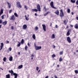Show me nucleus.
<instances>
[{"label":"nucleus","mask_w":78,"mask_h":78,"mask_svg":"<svg viewBox=\"0 0 78 78\" xmlns=\"http://www.w3.org/2000/svg\"><path fill=\"white\" fill-rule=\"evenodd\" d=\"M9 73H11L12 76L13 75L15 76L14 78H17L18 76L19 75V74H17L15 73H14V71H12V69H11V70H9Z\"/></svg>","instance_id":"f257e3e1"},{"label":"nucleus","mask_w":78,"mask_h":78,"mask_svg":"<svg viewBox=\"0 0 78 78\" xmlns=\"http://www.w3.org/2000/svg\"><path fill=\"white\" fill-rule=\"evenodd\" d=\"M43 9L45 11H47V9H46V6H45L44 7Z\"/></svg>","instance_id":"a878e982"},{"label":"nucleus","mask_w":78,"mask_h":78,"mask_svg":"<svg viewBox=\"0 0 78 78\" xmlns=\"http://www.w3.org/2000/svg\"><path fill=\"white\" fill-rule=\"evenodd\" d=\"M31 59L33 60V57H32L31 58Z\"/></svg>","instance_id":"338daca9"},{"label":"nucleus","mask_w":78,"mask_h":78,"mask_svg":"<svg viewBox=\"0 0 78 78\" xmlns=\"http://www.w3.org/2000/svg\"><path fill=\"white\" fill-rule=\"evenodd\" d=\"M50 5L52 8H53V9H57L56 7L54 6V3H53V2H51L50 3Z\"/></svg>","instance_id":"39448f33"},{"label":"nucleus","mask_w":78,"mask_h":78,"mask_svg":"<svg viewBox=\"0 0 78 78\" xmlns=\"http://www.w3.org/2000/svg\"><path fill=\"white\" fill-rule=\"evenodd\" d=\"M27 45H28V46H29V47H30V44L29 43H28L27 44Z\"/></svg>","instance_id":"6e6d98bb"},{"label":"nucleus","mask_w":78,"mask_h":78,"mask_svg":"<svg viewBox=\"0 0 78 78\" xmlns=\"http://www.w3.org/2000/svg\"><path fill=\"white\" fill-rule=\"evenodd\" d=\"M54 77L55 78H58V77H57V76H56V75H55L54 76Z\"/></svg>","instance_id":"5fc2aeb1"},{"label":"nucleus","mask_w":78,"mask_h":78,"mask_svg":"<svg viewBox=\"0 0 78 78\" xmlns=\"http://www.w3.org/2000/svg\"><path fill=\"white\" fill-rule=\"evenodd\" d=\"M21 44H20V43H19V44H18V47H20Z\"/></svg>","instance_id":"79ce46f5"},{"label":"nucleus","mask_w":78,"mask_h":78,"mask_svg":"<svg viewBox=\"0 0 78 78\" xmlns=\"http://www.w3.org/2000/svg\"><path fill=\"white\" fill-rule=\"evenodd\" d=\"M71 14H72V15H73V14H74L73 12H72L71 13Z\"/></svg>","instance_id":"052dcab7"},{"label":"nucleus","mask_w":78,"mask_h":78,"mask_svg":"<svg viewBox=\"0 0 78 78\" xmlns=\"http://www.w3.org/2000/svg\"><path fill=\"white\" fill-rule=\"evenodd\" d=\"M2 23V20H0V23Z\"/></svg>","instance_id":"8fccbe9b"},{"label":"nucleus","mask_w":78,"mask_h":78,"mask_svg":"<svg viewBox=\"0 0 78 78\" xmlns=\"http://www.w3.org/2000/svg\"><path fill=\"white\" fill-rule=\"evenodd\" d=\"M3 13V9H1L0 12V16H1V15H2Z\"/></svg>","instance_id":"2eb2a0df"},{"label":"nucleus","mask_w":78,"mask_h":78,"mask_svg":"<svg viewBox=\"0 0 78 78\" xmlns=\"http://www.w3.org/2000/svg\"><path fill=\"white\" fill-rule=\"evenodd\" d=\"M21 44H23L24 43V40L22 39L21 41Z\"/></svg>","instance_id":"7c9ffc66"},{"label":"nucleus","mask_w":78,"mask_h":78,"mask_svg":"<svg viewBox=\"0 0 78 78\" xmlns=\"http://www.w3.org/2000/svg\"><path fill=\"white\" fill-rule=\"evenodd\" d=\"M7 4L8 5H9V8H11V4H9V2H7Z\"/></svg>","instance_id":"393cba45"},{"label":"nucleus","mask_w":78,"mask_h":78,"mask_svg":"<svg viewBox=\"0 0 78 78\" xmlns=\"http://www.w3.org/2000/svg\"><path fill=\"white\" fill-rule=\"evenodd\" d=\"M2 25H0V28H2Z\"/></svg>","instance_id":"0e129e2a"},{"label":"nucleus","mask_w":78,"mask_h":78,"mask_svg":"<svg viewBox=\"0 0 78 78\" xmlns=\"http://www.w3.org/2000/svg\"><path fill=\"white\" fill-rule=\"evenodd\" d=\"M39 70V67H36V70L38 71V70Z\"/></svg>","instance_id":"49530a36"},{"label":"nucleus","mask_w":78,"mask_h":78,"mask_svg":"<svg viewBox=\"0 0 78 78\" xmlns=\"http://www.w3.org/2000/svg\"><path fill=\"white\" fill-rule=\"evenodd\" d=\"M74 71H75V73H76V74H77L78 73V70H75Z\"/></svg>","instance_id":"f704fd0d"},{"label":"nucleus","mask_w":78,"mask_h":78,"mask_svg":"<svg viewBox=\"0 0 78 78\" xmlns=\"http://www.w3.org/2000/svg\"><path fill=\"white\" fill-rule=\"evenodd\" d=\"M12 56H10L9 57V60L10 61H12Z\"/></svg>","instance_id":"dca6fc26"},{"label":"nucleus","mask_w":78,"mask_h":78,"mask_svg":"<svg viewBox=\"0 0 78 78\" xmlns=\"http://www.w3.org/2000/svg\"><path fill=\"white\" fill-rule=\"evenodd\" d=\"M35 30H36L37 31L38 30V27H35Z\"/></svg>","instance_id":"4c0bfd02"},{"label":"nucleus","mask_w":78,"mask_h":78,"mask_svg":"<svg viewBox=\"0 0 78 78\" xmlns=\"http://www.w3.org/2000/svg\"><path fill=\"white\" fill-rule=\"evenodd\" d=\"M76 20H78V16L77 17H76Z\"/></svg>","instance_id":"13d9d810"},{"label":"nucleus","mask_w":78,"mask_h":78,"mask_svg":"<svg viewBox=\"0 0 78 78\" xmlns=\"http://www.w3.org/2000/svg\"><path fill=\"white\" fill-rule=\"evenodd\" d=\"M6 78H10V74H8L6 75Z\"/></svg>","instance_id":"aec40b11"},{"label":"nucleus","mask_w":78,"mask_h":78,"mask_svg":"<svg viewBox=\"0 0 78 78\" xmlns=\"http://www.w3.org/2000/svg\"><path fill=\"white\" fill-rule=\"evenodd\" d=\"M57 67H59V65H57Z\"/></svg>","instance_id":"69168bd1"},{"label":"nucleus","mask_w":78,"mask_h":78,"mask_svg":"<svg viewBox=\"0 0 78 78\" xmlns=\"http://www.w3.org/2000/svg\"><path fill=\"white\" fill-rule=\"evenodd\" d=\"M51 0H48V1H49V2H50Z\"/></svg>","instance_id":"e2e57ef3"},{"label":"nucleus","mask_w":78,"mask_h":78,"mask_svg":"<svg viewBox=\"0 0 78 78\" xmlns=\"http://www.w3.org/2000/svg\"><path fill=\"white\" fill-rule=\"evenodd\" d=\"M62 54H63V51H62L59 52V55H62Z\"/></svg>","instance_id":"c9c22d12"},{"label":"nucleus","mask_w":78,"mask_h":78,"mask_svg":"<svg viewBox=\"0 0 78 78\" xmlns=\"http://www.w3.org/2000/svg\"><path fill=\"white\" fill-rule=\"evenodd\" d=\"M27 49H28V47L27 46H25V50H27Z\"/></svg>","instance_id":"e433bc0d"},{"label":"nucleus","mask_w":78,"mask_h":78,"mask_svg":"<svg viewBox=\"0 0 78 78\" xmlns=\"http://www.w3.org/2000/svg\"><path fill=\"white\" fill-rule=\"evenodd\" d=\"M43 29L44 31H46V26L44 24H43L42 25Z\"/></svg>","instance_id":"9d476101"},{"label":"nucleus","mask_w":78,"mask_h":78,"mask_svg":"<svg viewBox=\"0 0 78 78\" xmlns=\"http://www.w3.org/2000/svg\"><path fill=\"white\" fill-rule=\"evenodd\" d=\"M31 11H32V12H37V11H38L37 10V9H31Z\"/></svg>","instance_id":"4468645a"},{"label":"nucleus","mask_w":78,"mask_h":78,"mask_svg":"<svg viewBox=\"0 0 78 78\" xmlns=\"http://www.w3.org/2000/svg\"><path fill=\"white\" fill-rule=\"evenodd\" d=\"M54 38H55V36L54 34H52V38L54 39Z\"/></svg>","instance_id":"cd10ccee"},{"label":"nucleus","mask_w":78,"mask_h":78,"mask_svg":"<svg viewBox=\"0 0 78 78\" xmlns=\"http://www.w3.org/2000/svg\"><path fill=\"white\" fill-rule=\"evenodd\" d=\"M34 46L36 50H40V49H41L42 48L41 46H36V43H34Z\"/></svg>","instance_id":"f03ea898"},{"label":"nucleus","mask_w":78,"mask_h":78,"mask_svg":"<svg viewBox=\"0 0 78 78\" xmlns=\"http://www.w3.org/2000/svg\"><path fill=\"white\" fill-rule=\"evenodd\" d=\"M62 60H63L62 58H61V57L59 58V61L60 62H61V61H62Z\"/></svg>","instance_id":"473e14b6"},{"label":"nucleus","mask_w":78,"mask_h":78,"mask_svg":"<svg viewBox=\"0 0 78 78\" xmlns=\"http://www.w3.org/2000/svg\"><path fill=\"white\" fill-rule=\"evenodd\" d=\"M27 15H25V17H26L25 19L26 20H29V18H28L27 17Z\"/></svg>","instance_id":"bb28decb"},{"label":"nucleus","mask_w":78,"mask_h":78,"mask_svg":"<svg viewBox=\"0 0 78 78\" xmlns=\"http://www.w3.org/2000/svg\"><path fill=\"white\" fill-rule=\"evenodd\" d=\"M55 13L56 14L57 16H58L59 14V10H56L55 12Z\"/></svg>","instance_id":"f8f14e48"},{"label":"nucleus","mask_w":78,"mask_h":78,"mask_svg":"<svg viewBox=\"0 0 78 78\" xmlns=\"http://www.w3.org/2000/svg\"><path fill=\"white\" fill-rule=\"evenodd\" d=\"M50 27H51L52 26V23H50Z\"/></svg>","instance_id":"603ef678"},{"label":"nucleus","mask_w":78,"mask_h":78,"mask_svg":"<svg viewBox=\"0 0 78 78\" xmlns=\"http://www.w3.org/2000/svg\"><path fill=\"white\" fill-rule=\"evenodd\" d=\"M12 10H10L9 11V14H10V13H11L12 12Z\"/></svg>","instance_id":"ea45409f"},{"label":"nucleus","mask_w":78,"mask_h":78,"mask_svg":"<svg viewBox=\"0 0 78 78\" xmlns=\"http://www.w3.org/2000/svg\"><path fill=\"white\" fill-rule=\"evenodd\" d=\"M55 56L56 55H55V54L52 55V58H54V57H55Z\"/></svg>","instance_id":"58836bf2"},{"label":"nucleus","mask_w":78,"mask_h":78,"mask_svg":"<svg viewBox=\"0 0 78 78\" xmlns=\"http://www.w3.org/2000/svg\"><path fill=\"white\" fill-rule=\"evenodd\" d=\"M66 28H69V26H67L66 27Z\"/></svg>","instance_id":"4d7b16f0"},{"label":"nucleus","mask_w":78,"mask_h":78,"mask_svg":"<svg viewBox=\"0 0 78 78\" xmlns=\"http://www.w3.org/2000/svg\"><path fill=\"white\" fill-rule=\"evenodd\" d=\"M76 52H78V50H76Z\"/></svg>","instance_id":"774afa93"},{"label":"nucleus","mask_w":78,"mask_h":78,"mask_svg":"<svg viewBox=\"0 0 78 78\" xmlns=\"http://www.w3.org/2000/svg\"><path fill=\"white\" fill-rule=\"evenodd\" d=\"M1 18H2V19H4V15H3L1 16Z\"/></svg>","instance_id":"a19ab883"},{"label":"nucleus","mask_w":78,"mask_h":78,"mask_svg":"<svg viewBox=\"0 0 78 78\" xmlns=\"http://www.w3.org/2000/svg\"><path fill=\"white\" fill-rule=\"evenodd\" d=\"M10 20H13V21H14L15 20V16L14 15H12L11 17Z\"/></svg>","instance_id":"6e6552de"},{"label":"nucleus","mask_w":78,"mask_h":78,"mask_svg":"<svg viewBox=\"0 0 78 78\" xmlns=\"http://www.w3.org/2000/svg\"><path fill=\"white\" fill-rule=\"evenodd\" d=\"M2 24L4 25V26H5V25H6V24H7V21H5L2 23Z\"/></svg>","instance_id":"f3484780"},{"label":"nucleus","mask_w":78,"mask_h":78,"mask_svg":"<svg viewBox=\"0 0 78 78\" xmlns=\"http://www.w3.org/2000/svg\"><path fill=\"white\" fill-rule=\"evenodd\" d=\"M9 41H7V42H6V44H9Z\"/></svg>","instance_id":"3c124183"},{"label":"nucleus","mask_w":78,"mask_h":78,"mask_svg":"<svg viewBox=\"0 0 78 78\" xmlns=\"http://www.w3.org/2000/svg\"><path fill=\"white\" fill-rule=\"evenodd\" d=\"M71 31H72V29H69V30L67 33L66 36H68L70 34V32H71Z\"/></svg>","instance_id":"0eeeda50"},{"label":"nucleus","mask_w":78,"mask_h":78,"mask_svg":"<svg viewBox=\"0 0 78 78\" xmlns=\"http://www.w3.org/2000/svg\"><path fill=\"white\" fill-rule=\"evenodd\" d=\"M3 60L4 61V62H6V57H4L3 59Z\"/></svg>","instance_id":"72a5a7b5"},{"label":"nucleus","mask_w":78,"mask_h":78,"mask_svg":"<svg viewBox=\"0 0 78 78\" xmlns=\"http://www.w3.org/2000/svg\"><path fill=\"white\" fill-rule=\"evenodd\" d=\"M32 37L33 39H36V36H35V34H33V35Z\"/></svg>","instance_id":"b1692460"},{"label":"nucleus","mask_w":78,"mask_h":78,"mask_svg":"<svg viewBox=\"0 0 78 78\" xmlns=\"http://www.w3.org/2000/svg\"><path fill=\"white\" fill-rule=\"evenodd\" d=\"M24 8L25 10H27L28 9V8H27V6L24 5Z\"/></svg>","instance_id":"2f4dec72"},{"label":"nucleus","mask_w":78,"mask_h":78,"mask_svg":"<svg viewBox=\"0 0 78 78\" xmlns=\"http://www.w3.org/2000/svg\"><path fill=\"white\" fill-rule=\"evenodd\" d=\"M67 12L68 13H70V9H67Z\"/></svg>","instance_id":"c85d7f7f"},{"label":"nucleus","mask_w":78,"mask_h":78,"mask_svg":"<svg viewBox=\"0 0 78 78\" xmlns=\"http://www.w3.org/2000/svg\"><path fill=\"white\" fill-rule=\"evenodd\" d=\"M76 4L77 5H78V0H77L76 2Z\"/></svg>","instance_id":"a18cd8bd"},{"label":"nucleus","mask_w":78,"mask_h":78,"mask_svg":"<svg viewBox=\"0 0 78 78\" xmlns=\"http://www.w3.org/2000/svg\"><path fill=\"white\" fill-rule=\"evenodd\" d=\"M60 16L62 18L64 17V12H63V10L62 9H61L60 10Z\"/></svg>","instance_id":"7ed1b4c3"},{"label":"nucleus","mask_w":78,"mask_h":78,"mask_svg":"<svg viewBox=\"0 0 78 78\" xmlns=\"http://www.w3.org/2000/svg\"><path fill=\"white\" fill-rule=\"evenodd\" d=\"M31 57H32V58H34V55H32L31 56Z\"/></svg>","instance_id":"864d4df0"},{"label":"nucleus","mask_w":78,"mask_h":78,"mask_svg":"<svg viewBox=\"0 0 78 78\" xmlns=\"http://www.w3.org/2000/svg\"><path fill=\"white\" fill-rule=\"evenodd\" d=\"M23 29L24 30H25V29H27V26L26 25H24L23 26Z\"/></svg>","instance_id":"ddd939ff"},{"label":"nucleus","mask_w":78,"mask_h":78,"mask_svg":"<svg viewBox=\"0 0 78 78\" xmlns=\"http://www.w3.org/2000/svg\"><path fill=\"white\" fill-rule=\"evenodd\" d=\"M35 15L36 16H37V14H36V13H35Z\"/></svg>","instance_id":"680f3d73"},{"label":"nucleus","mask_w":78,"mask_h":78,"mask_svg":"<svg viewBox=\"0 0 78 78\" xmlns=\"http://www.w3.org/2000/svg\"><path fill=\"white\" fill-rule=\"evenodd\" d=\"M37 10H38V11L41 12V6H40V5H39V4H38L37 5Z\"/></svg>","instance_id":"423d86ee"},{"label":"nucleus","mask_w":78,"mask_h":78,"mask_svg":"<svg viewBox=\"0 0 78 78\" xmlns=\"http://www.w3.org/2000/svg\"><path fill=\"white\" fill-rule=\"evenodd\" d=\"M1 46H0V50H2V49L3 48V43H1Z\"/></svg>","instance_id":"9b49d317"},{"label":"nucleus","mask_w":78,"mask_h":78,"mask_svg":"<svg viewBox=\"0 0 78 78\" xmlns=\"http://www.w3.org/2000/svg\"><path fill=\"white\" fill-rule=\"evenodd\" d=\"M53 48H56V46H55V45H53Z\"/></svg>","instance_id":"de8ad7c7"},{"label":"nucleus","mask_w":78,"mask_h":78,"mask_svg":"<svg viewBox=\"0 0 78 78\" xmlns=\"http://www.w3.org/2000/svg\"><path fill=\"white\" fill-rule=\"evenodd\" d=\"M74 27L76 29H78V24L77 23L75 24V26H74Z\"/></svg>","instance_id":"6ab92c4d"},{"label":"nucleus","mask_w":78,"mask_h":78,"mask_svg":"<svg viewBox=\"0 0 78 78\" xmlns=\"http://www.w3.org/2000/svg\"><path fill=\"white\" fill-rule=\"evenodd\" d=\"M14 15L15 16V17H18V15H17V14L16 13H14Z\"/></svg>","instance_id":"c756f323"},{"label":"nucleus","mask_w":78,"mask_h":78,"mask_svg":"<svg viewBox=\"0 0 78 78\" xmlns=\"http://www.w3.org/2000/svg\"><path fill=\"white\" fill-rule=\"evenodd\" d=\"M63 23H64V25H66V24L67 23V21L66 20H64L63 21Z\"/></svg>","instance_id":"5701e85b"},{"label":"nucleus","mask_w":78,"mask_h":78,"mask_svg":"<svg viewBox=\"0 0 78 78\" xmlns=\"http://www.w3.org/2000/svg\"><path fill=\"white\" fill-rule=\"evenodd\" d=\"M55 28H58V25H56Z\"/></svg>","instance_id":"09e8293b"},{"label":"nucleus","mask_w":78,"mask_h":78,"mask_svg":"<svg viewBox=\"0 0 78 78\" xmlns=\"http://www.w3.org/2000/svg\"><path fill=\"white\" fill-rule=\"evenodd\" d=\"M9 51H11V50H12V48H11L10 47L9 48Z\"/></svg>","instance_id":"37998d69"},{"label":"nucleus","mask_w":78,"mask_h":78,"mask_svg":"<svg viewBox=\"0 0 78 78\" xmlns=\"http://www.w3.org/2000/svg\"><path fill=\"white\" fill-rule=\"evenodd\" d=\"M11 30H14V27H13V26H12L11 27Z\"/></svg>","instance_id":"c03bdc74"},{"label":"nucleus","mask_w":78,"mask_h":78,"mask_svg":"<svg viewBox=\"0 0 78 78\" xmlns=\"http://www.w3.org/2000/svg\"><path fill=\"white\" fill-rule=\"evenodd\" d=\"M67 40L69 43H71V42H72L70 38L69 37H67Z\"/></svg>","instance_id":"1a4fd4ad"},{"label":"nucleus","mask_w":78,"mask_h":78,"mask_svg":"<svg viewBox=\"0 0 78 78\" xmlns=\"http://www.w3.org/2000/svg\"><path fill=\"white\" fill-rule=\"evenodd\" d=\"M16 3L18 8H22V5H21V4H20V2H16Z\"/></svg>","instance_id":"20e7f679"},{"label":"nucleus","mask_w":78,"mask_h":78,"mask_svg":"<svg viewBox=\"0 0 78 78\" xmlns=\"http://www.w3.org/2000/svg\"><path fill=\"white\" fill-rule=\"evenodd\" d=\"M70 26L71 27H73V25H70Z\"/></svg>","instance_id":"bf43d9fd"},{"label":"nucleus","mask_w":78,"mask_h":78,"mask_svg":"<svg viewBox=\"0 0 78 78\" xmlns=\"http://www.w3.org/2000/svg\"><path fill=\"white\" fill-rule=\"evenodd\" d=\"M76 0H71L70 2L72 3H75L76 2Z\"/></svg>","instance_id":"412c9836"},{"label":"nucleus","mask_w":78,"mask_h":78,"mask_svg":"<svg viewBox=\"0 0 78 78\" xmlns=\"http://www.w3.org/2000/svg\"><path fill=\"white\" fill-rule=\"evenodd\" d=\"M50 13V11H48L46 13H45L44 15V16H47L48 14H49Z\"/></svg>","instance_id":"4be33fe9"},{"label":"nucleus","mask_w":78,"mask_h":78,"mask_svg":"<svg viewBox=\"0 0 78 78\" xmlns=\"http://www.w3.org/2000/svg\"><path fill=\"white\" fill-rule=\"evenodd\" d=\"M22 67H23V65H21L18 66V69H22Z\"/></svg>","instance_id":"a211bd4d"}]
</instances>
